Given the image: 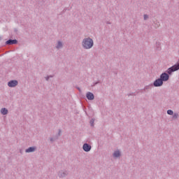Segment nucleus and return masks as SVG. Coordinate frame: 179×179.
Returning <instances> with one entry per match:
<instances>
[{
  "instance_id": "nucleus-12",
  "label": "nucleus",
  "mask_w": 179,
  "mask_h": 179,
  "mask_svg": "<svg viewBox=\"0 0 179 179\" xmlns=\"http://www.w3.org/2000/svg\"><path fill=\"white\" fill-rule=\"evenodd\" d=\"M167 114H169V115H173V112L171 110H167Z\"/></svg>"
},
{
  "instance_id": "nucleus-9",
  "label": "nucleus",
  "mask_w": 179,
  "mask_h": 179,
  "mask_svg": "<svg viewBox=\"0 0 179 179\" xmlns=\"http://www.w3.org/2000/svg\"><path fill=\"white\" fill-rule=\"evenodd\" d=\"M1 114H3V115H6V114H8V109H6L5 108H1Z\"/></svg>"
},
{
  "instance_id": "nucleus-5",
  "label": "nucleus",
  "mask_w": 179,
  "mask_h": 179,
  "mask_svg": "<svg viewBox=\"0 0 179 179\" xmlns=\"http://www.w3.org/2000/svg\"><path fill=\"white\" fill-rule=\"evenodd\" d=\"M83 150H85V152H90V150L92 149V146H90L87 143H85L83 146Z\"/></svg>"
},
{
  "instance_id": "nucleus-7",
  "label": "nucleus",
  "mask_w": 179,
  "mask_h": 179,
  "mask_svg": "<svg viewBox=\"0 0 179 179\" xmlns=\"http://www.w3.org/2000/svg\"><path fill=\"white\" fill-rule=\"evenodd\" d=\"M17 43V40H8L6 42V44L10 45L12 44H16Z\"/></svg>"
},
{
  "instance_id": "nucleus-8",
  "label": "nucleus",
  "mask_w": 179,
  "mask_h": 179,
  "mask_svg": "<svg viewBox=\"0 0 179 179\" xmlns=\"http://www.w3.org/2000/svg\"><path fill=\"white\" fill-rule=\"evenodd\" d=\"M34 150H36V148L35 147H30L28 149L26 150V152L27 153H30L31 152H34Z\"/></svg>"
},
{
  "instance_id": "nucleus-3",
  "label": "nucleus",
  "mask_w": 179,
  "mask_h": 179,
  "mask_svg": "<svg viewBox=\"0 0 179 179\" xmlns=\"http://www.w3.org/2000/svg\"><path fill=\"white\" fill-rule=\"evenodd\" d=\"M162 85H163V81L160 78H158L154 82V86L155 87H159V86H162Z\"/></svg>"
},
{
  "instance_id": "nucleus-15",
  "label": "nucleus",
  "mask_w": 179,
  "mask_h": 179,
  "mask_svg": "<svg viewBox=\"0 0 179 179\" xmlns=\"http://www.w3.org/2000/svg\"><path fill=\"white\" fill-rule=\"evenodd\" d=\"M146 19H148V15H144V20H146Z\"/></svg>"
},
{
  "instance_id": "nucleus-16",
  "label": "nucleus",
  "mask_w": 179,
  "mask_h": 179,
  "mask_svg": "<svg viewBox=\"0 0 179 179\" xmlns=\"http://www.w3.org/2000/svg\"><path fill=\"white\" fill-rule=\"evenodd\" d=\"M173 117H174V118H177V117H178V114H175V115H173Z\"/></svg>"
},
{
  "instance_id": "nucleus-6",
  "label": "nucleus",
  "mask_w": 179,
  "mask_h": 179,
  "mask_svg": "<svg viewBox=\"0 0 179 179\" xmlns=\"http://www.w3.org/2000/svg\"><path fill=\"white\" fill-rule=\"evenodd\" d=\"M87 99H88V100H93L94 99V95L91 92H87Z\"/></svg>"
},
{
  "instance_id": "nucleus-14",
  "label": "nucleus",
  "mask_w": 179,
  "mask_h": 179,
  "mask_svg": "<svg viewBox=\"0 0 179 179\" xmlns=\"http://www.w3.org/2000/svg\"><path fill=\"white\" fill-rule=\"evenodd\" d=\"M59 177H65V173H63V175H62V173H59Z\"/></svg>"
},
{
  "instance_id": "nucleus-13",
  "label": "nucleus",
  "mask_w": 179,
  "mask_h": 179,
  "mask_svg": "<svg viewBox=\"0 0 179 179\" xmlns=\"http://www.w3.org/2000/svg\"><path fill=\"white\" fill-rule=\"evenodd\" d=\"M93 124H94V120L92 119V120L90 121V124H91L92 127H93V125H94Z\"/></svg>"
},
{
  "instance_id": "nucleus-1",
  "label": "nucleus",
  "mask_w": 179,
  "mask_h": 179,
  "mask_svg": "<svg viewBox=\"0 0 179 179\" xmlns=\"http://www.w3.org/2000/svg\"><path fill=\"white\" fill-rule=\"evenodd\" d=\"M83 46L84 48L89 50L93 47V40L92 38H85L83 41Z\"/></svg>"
},
{
  "instance_id": "nucleus-4",
  "label": "nucleus",
  "mask_w": 179,
  "mask_h": 179,
  "mask_svg": "<svg viewBox=\"0 0 179 179\" xmlns=\"http://www.w3.org/2000/svg\"><path fill=\"white\" fill-rule=\"evenodd\" d=\"M8 86H9V87H15V86H17V80H11L8 82Z\"/></svg>"
},
{
  "instance_id": "nucleus-10",
  "label": "nucleus",
  "mask_w": 179,
  "mask_h": 179,
  "mask_svg": "<svg viewBox=\"0 0 179 179\" xmlns=\"http://www.w3.org/2000/svg\"><path fill=\"white\" fill-rule=\"evenodd\" d=\"M113 156L114 157H120V156H121V153L120 152V151H115L113 153Z\"/></svg>"
},
{
  "instance_id": "nucleus-17",
  "label": "nucleus",
  "mask_w": 179,
  "mask_h": 179,
  "mask_svg": "<svg viewBox=\"0 0 179 179\" xmlns=\"http://www.w3.org/2000/svg\"><path fill=\"white\" fill-rule=\"evenodd\" d=\"M0 40H1V37H0Z\"/></svg>"
},
{
  "instance_id": "nucleus-11",
  "label": "nucleus",
  "mask_w": 179,
  "mask_h": 179,
  "mask_svg": "<svg viewBox=\"0 0 179 179\" xmlns=\"http://www.w3.org/2000/svg\"><path fill=\"white\" fill-rule=\"evenodd\" d=\"M61 47H62V43L59 41L57 45V48H61Z\"/></svg>"
},
{
  "instance_id": "nucleus-2",
  "label": "nucleus",
  "mask_w": 179,
  "mask_h": 179,
  "mask_svg": "<svg viewBox=\"0 0 179 179\" xmlns=\"http://www.w3.org/2000/svg\"><path fill=\"white\" fill-rule=\"evenodd\" d=\"M169 74L166 73H162L161 76H160V80L162 81V82H167V80H169Z\"/></svg>"
}]
</instances>
